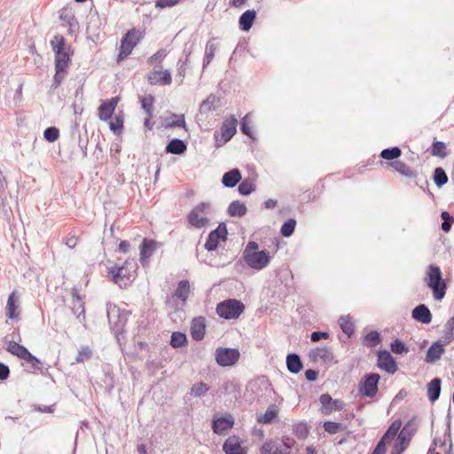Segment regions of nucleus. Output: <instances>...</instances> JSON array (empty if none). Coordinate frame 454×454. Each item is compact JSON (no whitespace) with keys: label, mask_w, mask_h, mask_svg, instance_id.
<instances>
[{"label":"nucleus","mask_w":454,"mask_h":454,"mask_svg":"<svg viewBox=\"0 0 454 454\" xmlns=\"http://www.w3.org/2000/svg\"><path fill=\"white\" fill-rule=\"evenodd\" d=\"M391 167H393L398 173L407 177H415L417 176L416 172L408 166L405 162L401 160H395L390 163Z\"/></svg>","instance_id":"nucleus-31"},{"label":"nucleus","mask_w":454,"mask_h":454,"mask_svg":"<svg viewBox=\"0 0 454 454\" xmlns=\"http://www.w3.org/2000/svg\"><path fill=\"white\" fill-rule=\"evenodd\" d=\"M391 350L395 354H406L409 352L408 347L399 339L393 340L391 343Z\"/></svg>","instance_id":"nucleus-51"},{"label":"nucleus","mask_w":454,"mask_h":454,"mask_svg":"<svg viewBox=\"0 0 454 454\" xmlns=\"http://www.w3.org/2000/svg\"><path fill=\"white\" fill-rule=\"evenodd\" d=\"M156 241L153 239H144L140 246V262L142 265L147 263V260L153 255L156 249Z\"/></svg>","instance_id":"nucleus-20"},{"label":"nucleus","mask_w":454,"mask_h":454,"mask_svg":"<svg viewBox=\"0 0 454 454\" xmlns=\"http://www.w3.org/2000/svg\"><path fill=\"white\" fill-rule=\"evenodd\" d=\"M216 50V45L212 42H208L205 49V56L203 59V68H205L212 61Z\"/></svg>","instance_id":"nucleus-41"},{"label":"nucleus","mask_w":454,"mask_h":454,"mask_svg":"<svg viewBox=\"0 0 454 454\" xmlns=\"http://www.w3.org/2000/svg\"><path fill=\"white\" fill-rule=\"evenodd\" d=\"M296 221L294 219H289L281 227L280 232L284 237H290L295 229Z\"/></svg>","instance_id":"nucleus-50"},{"label":"nucleus","mask_w":454,"mask_h":454,"mask_svg":"<svg viewBox=\"0 0 454 454\" xmlns=\"http://www.w3.org/2000/svg\"><path fill=\"white\" fill-rule=\"evenodd\" d=\"M234 425V419L231 415L229 417L218 418L213 420L212 429L216 434H223L231 429Z\"/></svg>","instance_id":"nucleus-19"},{"label":"nucleus","mask_w":454,"mask_h":454,"mask_svg":"<svg viewBox=\"0 0 454 454\" xmlns=\"http://www.w3.org/2000/svg\"><path fill=\"white\" fill-rule=\"evenodd\" d=\"M27 355L28 356H27L24 360L30 364L31 367L34 370H40L42 366L41 361L37 357L33 356L30 352Z\"/></svg>","instance_id":"nucleus-60"},{"label":"nucleus","mask_w":454,"mask_h":454,"mask_svg":"<svg viewBox=\"0 0 454 454\" xmlns=\"http://www.w3.org/2000/svg\"><path fill=\"white\" fill-rule=\"evenodd\" d=\"M275 443L271 441L264 442L261 448V454H274Z\"/></svg>","instance_id":"nucleus-64"},{"label":"nucleus","mask_w":454,"mask_h":454,"mask_svg":"<svg viewBox=\"0 0 454 454\" xmlns=\"http://www.w3.org/2000/svg\"><path fill=\"white\" fill-rule=\"evenodd\" d=\"M243 259L247 266L256 270L266 268L270 262V253L265 250L247 254Z\"/></svg>","instance_id":"nucleus-9"},{"label":"nucleus","mask_w":454,"mask_h":454,"mask_svg":"<svg viewBox=\"0 0 454 454\" xmlns=\"http://www.w3.org/2000/svg\"><path fill=\"white\" fill-rule=\"evenodd\" d=\"M187 149L185 143L178 138L172 139L166 146L165 152L172 154H182Z\"/></svg>","instance_id":"nucleus-29"},{"label":"nucleus","mask_w":454,"mask_h":454,"mask_svg":"<svg viewBox=\"0 0 454 454\" xmlns=\"http://www.w3.org/2000/svg\"><path fill=\"white\" fill-rule=\"evenodd\" d=\"M172 117L174 118L172 121H169L167 123H165L166 128H173V127H183L184 129L186 128L184 114H181V115L173 114Z\"/></svg>","instance_id":"nucleus-52"},{"label":"nucleus","mask_w":454,"mask_h":454,"mask_svg":"<svg viewBox=\"0 0 454 454\" xmlns=\"http://www.w3.org/2000/svg\"><path fill=\"white\" fill-rule=\"evenodd\" d=\"M340 427H341V424L338 423V422L326 421L324 424L325 430L331 434H336L337 432H339Z\"/></svg>","instance_id":"nucleus-58"},{"label":"nucleus","mask_w":454,"mask_h":454,"mask_svg":"<svg viewBox=\"0 0 454 454\" xmlns=\"http://www.w3.org/2000/svg\"><path fill=\"white\" fill-rule=\"evenodd\" d=\"M180 0H157L155 6L158 8H167L175 6Z\"/></svg>","instance_id":"nucleus-62"},{"label":"nucleus","mask_w":454,"mask_h":454,"mask_svg":"<svg viewBox=\"0 0 454 454\" xmlns=\"http://www.w3.org/2000/svg\"><path fill=\"white\" fill-rule=\"evenodd\" d=\"M432 154L440 158H445L447 156L446 145L442 141H436L433 144Z\"/></svg>","instance_id":"nucleus-49"},{"label":"nucleus","mask_w":454,"mask_h":454,"mask_svg":"<svg viewBox=\"0 0 454 454\" xmlns=\"http://www.w3.org/2000/svg\"><path fill=\"white\" fill-rule=\"evenodd\" d=\"M241 180V173L238 168H233L226 172L222 179L225 187L232 188Z\"/></svg>","instance_id":"nucleus-26"},{"label":"nucleus","mask_w":454,"mask_h":454,"mask_svg":"<svg viewBox=\"0 0 454 454\" xmlns=\"http://www.w3.org/2000/svg\"><path fill=\"white\" fill-rule=\"evenodd\" d=\"M444 351L443 345L439 341H435L428 348L425 361L429 364L434 363L441 358Z\"/></svg>","instance_id":"nucleus-23"},{"label":"nucleus","mask_w":454,"mask_h":454,"mask_svg":"<svg viewBox=\"0 0 454 454\" xmlns=\"http://www.w3.org/2000/svg\"><path fill=\"white\" fill-rule=\"evenodd\" d=\"M411 315L415 320L422 324H429L432 321V313L425 304L415 307Z\"/></svg>","instance_id":"nucleus-22"},{"label":"nucleus","mask_w":454,"mask_h":454,"mask_svg":"<svg viewBox=\"0 0 454 454\" xmlns=\"http://www.w3.org/2000/svg\"><path fill=\"white\" fill-rule=\"evenodd\" d=\"M92 349L89 346L81 347L75 358V363L80 364L90 360L92 357Z\"/></svg>","instance_id":"nucleus-44"},{"label":"nucleus","mask_w":454,"mask_h":454,"mask_svg":"<svg viewBox=\"0 0 454 454\" xmlns=\"http://www.w3.org/2000/svg\"><path fill=\"white\" fill-rule=\"evenodd\" d=\"M137 269V262L134 260H127L122 265L113 266L109 273L112 275L113 281L120 287H126L136 277Z\"/></svg>","instance_id":"nucleus-2"},{"label":"nucleus","mask_w":454,"mask_h":454,"mask_svg":"<svg viewBox=\"0 0 454 454\" xmlns=\"http://www.w3.org/2000/svg\"><path fill=\"white\" fill-rule=\"evenodd\" d=\"M210 204L207 202H201L198 204L187 215L188 223L198 229L206 227L210 220L207 216L210 212Z\"/></svg>","instance_id":"nucleus-5"},{"label":"nucleus","mask_w":454,"mask_h":454,"mask_svg":"<svg viewBox=\"0 0 454 454\" xmlns=\"http://www.w3.org/2000/svg\"><path fill=\"white\" fill-rule=\"evenodd\" d=\"M309 358L313 362L323 361L325 364H331L334 362V355L330 348L318 347L310 350Z\"/></svg>","instance_id":"nucleus-15"},{"label":"nucleus","mask_w":454,"mask_h":454,"mask_svg":"<svg viewBox=\"0 0 454 454\" xmlns=\"http://www.w3.org/2000/svg\"><path fill=\"white\" fill-rule=\"evenodd\" d=\"M378 373H368L362 379L358 385V392L362 396L373 397L378 391V384L380 381Z\"/></svg>","instance_id":"nucleus-7"},{"label":"nucleus","mask_w":454,"mask_h":454,"mask_svg":"<svg viewBox=\"0 0 454 454\" xmlns=\"http://www.w3.org/2000/svg\"><path fill=\"white\" fill-rule=\"evenodd\" d=\"M244 304L234 299H229L220 302L216 307V313L225 319L238 318L244 311Z\"/></svg>","instance_id":"nucleus-6"},{"label":"nucleus","mask_w":454,"mask_h":454,"mask_svg":"<svg viewBox=\"0 0 454 454\" xmlns=\"http://www.w3.org/2000/svg\"><path fill=\"white\" fill-rule=\"evenodd\" d=\"M364 341L367 347H376L380 342V335L377 331H371L365 335Z\"/></svg>","instance_id":"nucleus-47"},{"label":"nucleus","mask_w":454,"mask_h":454,"mask_svg":"<svg viewBox=\"0 0 454 454\" xmlns=\"http://www.w3.org/2000/svg\"><path fill=\"white\" fill-rule=\"evenodd\" d=\"M293 432L299 439H305L309 434V427L306 423H297L293 426Z\"/></svg>","instance_id":"nucleus-48"},{"label":"nucleus","mask_w":454,"mask_h":454,"mask_svg":"<svg viewBox=\"0 0 454 454\" xmlns=\"http://www.w3.org/2000/svg\"><path fill=\"white\" fill-rule=\"evenodd\" d=\"M129 316V312L121 309L115 304H107V318L109 325L114 333H120L122 332Z\"/></svg>","instance_id":"nucleus-4"},{"label":"nucleus","mask_w":454,"mask_h":454,"mask_svg":"<svg viewBox=\"0 0 454 454\" xmlns=\"http://www.w3.org/2000/svg\"><path fill=\"white\" fill-rule=\"evenodd\" d=\"M405 429H406V427H403V429L398 434V436H397L398 443H395V449H396V450L398 448V444L402 445L399 451H403L409 442V439H407L405 436V433H404Z\"/></svg>","instance_id":"nucleus-61"},{"label":"nucleus","mask_w":454,"mask_h":454,"mask_svg":"<svg viewBox=\"0 0 454 454\" xmlns=\"http://www.w3.org/2000/svg\"><path fill=\"white\" fill-rule=\"evenodd\" d=\"M148 81L152 85H170L172 78L168 70H153L149 73Z\"/></svg>","instance_id":"nucleus-17"},{"label":"nucleus","mask_w":454,"mask_h":454,"mask_svg":"<svg viewBox=\"0 0 454 454\" xmlns=\"http://www.w3.org/2000/svg\"><path fill=\"white\" fill-rule=\"evenodd\" d=\"M188 60H189L188 56H186L184 60L179 59V61L177 62V74L176 75L180 77L181 82H183V79L185 76V70H186V66H187Z\"/></svg>","instance_id":"nucleus-59"},{"label":"nucleus","mask_w":454,"mask_h":454,"mask_svg":"<svg viewBox=\"0 0 454 454\" xmlns=\"http://www.w3.org/2000/svg\"><path fill=\"white\" fill-rule=\"evenodd\" d=\"M279 409L275 404H270L264 413L258 414L256 420L261 424H270L278 417Z\"/></svg>","instance_id":"nucleus-24"},{"label":"nucleus","mask_w":454,"mask_h":454,"mask_svg":"<svg viewBox=\"0 0 454 454\" xmlns=\"http://www.w3.org/2000/svg\"><path fill=\"white\" fill-rule=\"evenodd\" d=\"M166 56H167L166 51L164 49H160L156 53H154L152 57L149 58L148 62L151 65L160 63Z\"/></svg>","instance_id":"nucleus-57"},{"label":"nucleus","mask_w":454,"mask_h":454,"mask_svg":"<svg viewBox=\"0 0 454 454\" xmlns=\"http://www.w3.org/2000/svg\"><path fill=\"white\" fill-rule=\"evenodd\" d=\"M424 281L427 287L431 289L434 300L442 301L444 298L447 290V284L442 278L440 267L434 264L428 265Z\"/></svg>","instance_id":"nucleus-1"},{"label":"nucleus","mask_w":454,"mask_h":454,"mask_svg":"<svg viewBox=\"0 0 454 454\" xmlns=\"http://www.w3.org/2000/svg\"><path fill=\"white\" fill-rule=\"evenodd\" d=\"M443 338L447 343L454 340V317H450L444 325Z\"/></svg>","instance_id":"nucleus-45"},{"label":"nucleus","mask_w":454,"mask_h":454,"mask_svg":"<svg viewBox=\"0 0 454 454\" xmlns=\"http://www.w3.org/2000/svg\"><path fill=\"white\" fill-rule=\"evenodd\" d=\"M286 366L291 373L297 374L302 369V363L297 354H288L286 356Z\"/></svg>","instance_id":"nucleus-30"},{"label":"nucleus","mask_w":454,"mask_h":454,"mask_svg":"<svg viewBox=\"0 0 454 454\" xmlns=\"http://www.w3.org/2000/svg\"><path fill=\"white\" fill-rule=\"evenodd\" d=\"M220 106V98L214 94H210L200 106L201 114H207Z\"/></svg>","instance_id":"nucleus-25"},{"label":"nucleus","mask_w":454,"mask_h":454,"mask_svg":"<svg viewBox=\"0 0 454 454\" xmlns=\"http://www.w3.org/2000/svg\"><path fill=\"white\" fill-rule=\"evenodd\" d=\"M237 119L231 116L225 119L221 127L222 138L223 142H228L235 135L237 131Z\"/></svg>","instance_id":"nucleus-18"},{"label":"nucleus","mask_w":454,"mask_h":454,"mask_svg":"<svg viewBox=\"0 0 454 454\" xmlns=\"http://www.w3.org/2000/svg\"><path fill=\"white\" fill-rule=\"evenodd\" d=\"M255 190V184L250 178L244 179L239 185V192L241 195L247 196Z\"/></svg>","instance_id":"nucleus-38"},{"label":"nucleus","mask_w":454,"mask_h":454,"mask_svg":"<svg viewBox=\"0 0 454 454\" xmlns=\"http://www.w3.org/2000/svg\"><path fill=\"white\" fill-rule=\"evenodd\" d=\"M378 366L388 373H395L398 369L393 356L387 350L379 351Z\"/></svg>","instance_id":"nucleus-14"},{"label":"nucleus","mask_w":454,"mask_h":454,"mask_svg":"<svg viewBox=\"0 0 454 454\" xmlns=\"http://www.w3.org/2000/svg\"><path fill=\"white\" fill-rule=\"evenodd\" d=\"M138 41L139 35L135 29L128 31L121 43L118 61H120L121 59L126 58L128 55H129Z\"/></svg>","instance_id":"nucleus-11"},{"label":"nucleus","mask_w":454,"mask_h":454,"mask_svg":"<svg viewBox=\"0 0 454 454\" xmlns=\"http://www.w3.org/2000/svg\"><path fill=\"white\" fill-rule=\"evenodd\" d=\"M206 332L205 318L203 317H195L191 325V334L193 340H200L204 338Z\"/></svg>","instance_id":"nucleus-21"},{"label":"nucleus","mask_w":454,"mask_h":454,"mask_svg":"<svg viewBox=\"0 0 454 454\" xmlns=\"http://www.w3.org/2000/svg\"><path fill=\"white\" fill-rule=\"evenodd\" d=\"M190 293V283L188 280H181L175 291V295L184 302L187 300Z\"/></svg>","instance_id":"nucleus-34"},{"label":"nucleus","mask_w":454,"mask_h":454,"mask_svg":"<svg viewBox=\"0 0 454 454\" xmlns=\"http://www.w3.org/2000/svg\"><path fill=\"white\" fill-rule=\"evenodd\" d=\"M55 74H54V77H53V84H52V87L54 89L58 88L60 83L62 82V81L64 80L65 76L67 75V68H63V67H60L59 68H55Z\"/></svg>","instance_id":"nucleus-54"},{"label":"nucleus","mask_w":454,"mask_h":454,"mask_svg":"<svg viewBox=\"0 0 454 454\" xmlns=\"http://www.w3.org/2000/svg\"><path fill=\"white\" fill-rule=\"evenodd\" d=\"M120 101L118 97H114L109 100L104 101L98 107V118L101 121H109L114 110Z\"/></svg>","instance_id":"nucleus-13"},{"label":"nucleus","mask_w":454,"mask_h":454,"mask_svg":"<svg viewBox=\"0 0 454 454\" xmlns=\"http://www.w3.org/2000/svg\"><path fill=\"white\" fill-rule=\"evenodd\" d=\"M401 426H402V423L400 420H395L390 425V427H388V429L384 434V435L382 436L381 439L386 441L387 442L393 440L397 435V434L401 428Z\"/></svg>","instance_id":"nucleus-36"},{"label":"nucleus","mask_w":454,"mask_h":454,"mask_svg":"<svg viewBox=\"0 0 454 454\" xmlns=\"http://www.w3.org/2000/svg\"><path fill=\"white\" fill-rule=\"evenodd\" d=\"M441 379L434 378L427 384L428 399L434 403L438 400L441 394Z\"/></svg>","instance_id":"nucleus-27"},{"label":"nucleus","mask_w":454,"mask_h":454,"mask_svg":"<svg viewBox=\"0 0 454 454\" xmlns=\"http://www.w3.org/2000/svg\"><path fill=\"white\" fill-rule=\"evenodd\" d=\"M51 45L55 53V68H67L70 62L71 49L66 43L65 38L57 35L51 41Z\"/></svg>","instance_id":"nucleus-3"},{"label":"nucleus","mask_w":454,"mask_h":454,"mask_svg":"<svg viewBox=\"0 0 454 454\" xmlns=\"http://www.w3.org/2000/svg\"><path fill=\"white\" fill-rule=\"evenodd\" d=\"M247 207L244 203L239 200L232 201L228 207V214L231 216H244L247 214Z\"/></svg>","instance_id":"nucleus-33"},{"label":"nucleus","mask_w":454,"mask_h":454,"mask_svg":"<svg viewBox=\"0 0 454 454\" xmlns=\"http://www.w3.org/2000/svg\"><path fill=\"white\" fill-rule=\"evenodd\" d=\"M59 137V131L55 127H49L43 132V137L48 142H55Z\"/></svg>","instance_id":"nucleus-53"},{"label":"nucleus","mask_w":454,"mask_h":454,"mask_svg":"<svg viewBox=\"0 0 454 454\" xmlns=\"http://www.w3.org/2000/svg\"><path fill=\"white\" fill-rule=\"evenodd\" d=\"M339 325L342 332L348 336H351L355 331V326L350 317L348 316H341L339 318Z\"/></svg>","instance_id":"nucleus-35"},{"label":"nucleus","mask_w":454,"mask_h":454,"mask_svg":"<svg viewBox=\"0 0 454 454\" xmlns=\"http://www.w3.org/2000/svg\"><path fill=\"white\" fill-rule=\"evenodd\" d=\"M187 339L186 335L181 332H174L171 335L170 345L173 348H181L184 346Z\"/></svg>","instance_id":"nucleus-42"},{"label":"nucleus","mask_w":454,"mask_h":454,"mask_svg":"<svg viewBox=\"0 0 454 454\" xmlns=\"http://www.w3.org/2000/svg\"><path fill=\"white\" fill-rule=\"evenodd\" d=\"M16 302L17 298L15 296V292H12L9 295L6 304V316L11 319L16 318L18 317V315L15 312L17 309Z\"/></svg>","instance_id":"nucleus-37"},{"label":"nucleus","mask_w":454,"mask_h":454,"mask_svg":"<svg viewBox=\"0 0 454 454\" xmlns=\"http://www.w3.org/2000/svg\"><path fill=\"white\" fill-rule=\"evenodd\" d=\"M241 131L251 138H254L253 134L248 126V114H247L241 121Z\"/></svg>","instance_id":"nucleus-63"},{"label":"nucleus","mask_w":454,"mask_h":454,"mask_svg":"<svg viewBox=\"0 0 454 454\" xmlns=\"http://www.w3.org/2000/svg\"><path fill=\"white\" fill-rule=\"evenodd\" d=\"M109 128L114 133H121L123 129V119L121 116H115L114 120L109 123Z\"/></svg>","instance_id":"nucleus-55"},{"label":"nucleus","mask_w":454,"mask_h":454,"mask_svg":"<svg viewBox=\"0 0 454 454\" xmlns=\"http://www.w3.org/2000/svg\"><path fill=\"white\" fill-rule=\"evenodd\" d=\"M71 294H72L73 301H77V303H79L78 309H81V312L79 313L78 317H80L81 316L84 317V314H85L84 305L82 301V297L80 296L77 289L73 288Z\"/></svg>","instance_id":"nucleus-56"},{"label":"nucleus","mask_w":454,"mask_h":454,"mask_svg":"<svg viewBox=\"0 0 454 454\" xmlns=\"http://www.w3.org/2000/svg\"><path fill=\"white\" fill-rule=\"evenodd\" d=\"M209 390V387L204 382H198L190 389V395L194 397H201L205 395Z\"/></svg>","instance_id":"nucleus-40"},{"label":"nucleus","mask_w":454,"mask_h":454,"mask_svg":"<svg viewBox=\"0 0 454 454\" xmlns=\"http://www.w3.org/2000/svg\"><path fill=\"white\" fill-rule=\"evenodd\" d=\"M7 350L13 356H16L23 360L26 358L27 356H28L27 354L29 353L27 348L15 341L9 342L7 346Z\"/></svg>","instance_id":"nucleus-32"},{"label":"nucleus","mask_w":454,"mask_h":454,"mask_svg":"<svg viewBox=\"0 0 454 454\" xmlns=\"http://www.w3.org/2000/svg\"><path fill=\"white\" fill-rule=\"evenodd\" d=\"M239 357L240 353L237 348H218L215 350V361L223 367L234 365Z\"/></svg>","instance_id":"nucleus-8"},{"label":"nucleus","mask_w":454,"mask_h":454,"mask_svg":"<svg viewBox=\"0 0 454 454\" xmlns=\"http://www.w3.org/2000/svg\"><path fill=\"white\" fill-rule=\"evenodd\" d=\"M256 13L254 10H247L241 14L239 20V27L244 31H248L254 23Z\"/></svg>","instance_id":"nucleus-28"},{"label":"nucleus","mask_w":454,"mask_h":454,"mask_svg":"<svg viewBox=\"0 0 454 454\" xmlns=\"http://www.w3.org/2000/svg\"><path fill=\"white\" fill-rule=\"evenodd\" d=\"M434 182L438 187H441V186L444 185L445 184H447L448 176L443 168H436L434 169Z\"/></svg>","instance_id":"nucleus-43"},{"label":"nucleus","mask_w":454,"mask_h":454,"mask_svg":"<svg viewBox=\"0 0 454 454\" xmlns=\"http://www.w3.org/2000/svg\"><path fill=\"white\" fill-rule=\"evenodd\" d=\"M241 443L242 441L239 436H229L223 444V450L225 454H247Z\"/></svg>","instance_id":"nucleus-16"},{"label":"nucleus","mask_w":454,"mask_h":454,"mask_svg":"<svg viewBox=\"0 0 454 454\" xmlns=\"http://www.w3.org/2000/svg\"><path fill=\"white\" fill-rule=\"evenodd\" d=\"M402 152L399 147L387 148L381 151L380 157L385 160H395L401 156Z\"/></svg>","instance_id":"nucleus-46"},{"label":"nucleus","mask_w":454,"mask_h":454,"mask_svg":"<svg viewBox=\"0 0 454 454\" xmlns=\"http://www.w3.org/2000/svg\"><path fill=\"white\" fill-rule=\"evenodd\" d=\"M228 231L226 224L222 223L218 227L208 234L207 239L205 243V248L211 252L215 251L221 240L225 241L227 239Z\"/></svg>","instance_id":"nucleus-10"},{"label":"nucleus","mask_w":454,"mask_h":454,"mask_svg":"<svg viewBox=\"0 0 454 454\" xmlns=\"http://www.w3.org/2000/svg\"><path fill=\"white\" fill-rule=\"evenodd\" d=\"M319 401L322 404L321 412L325 415H328L334 411H340L344 407L343 401L340 399H333L329 394L321 395Z\"/></svg>","instance_id":"nucleus-12"},{"label":"nucleus","mask_w":454,"mask_h":454,"mask_svg":"<svg viewBox=\"0 0 454 454\" xmlns=\"http://www.w3.org/2000/svg\"><path fill=\"white\" fill-rule=\"evenodd\" d=\"M141 106L143 110L145 112L146 115L149 118L153 117V109L154 103V97L151 94H148L141 98Z\"/></svg>","instance_id":"nucleus-39"}]
</instances>
